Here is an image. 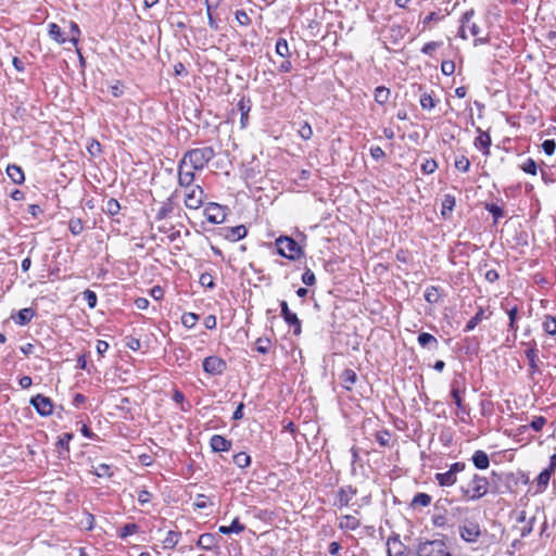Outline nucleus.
Returning a JSON list of instances; mask_svg holds the SVG:
<instances>
[{
	"mask_svg": "<svg viewBox=\"0 0 556 556\" xmlns=\"http://www.w3.org/2000/svg\"><path fill=\"white\" fill-rule=\"evenodd\" d=\"M215 152L212 147L188 150L181 157L184 165L191 164L193 169L202 170L213 160Z\"/></svg>",
	"mask_w": 556,
	"mask_h": 556,
	"instance_id": "obj_1",
	"label": "nucleus"
},
{
	"mask_svg": "<svg viewBox=\"0 0 556 556\" xmlns=\"http://www.w3.org/2000/svg\"><path fill=\"white\" fill-rule=\"evenodd\" d=\"M488 479L479 475H475L468 484L462 488L463 495L469 501L481 498L488 493Z\"/></svg>",
	"mask_w": 556,
	"mask_h": 556,
	"instance_id": "obj_2",
	"label": "nucleus"
},
{
	"mask_svg": "<svg viewBox=\"0 0 556 556\" xmlns=\"http://www.w3.org/2000/svg\"><path fill=\"white\" fill-rule=\"evenodd\" d=\"M446 544L443 540H419L416 545L417 556H443Z\"/></svg>",
	"mask_w": 556,
	"mask_h": 556,
	"instance_id": "obj_3",
	"label": "nucleus"
},
{
	"mask_svg": "<svg viewBox=\"0 0 556 556\" xmlns=\"http://www.w3.org/2000/svg\"><path fill=\"white\" fill-rule=\"evenodd\" d=\"M185 190V205L189 210H198L204 202V190L200 185H193L191 187H184Z\"/></svg>",
	"mask_w": 556,
	"mask_h": 556,
	"instance_id": "obj_4",
	"label": "nucleus"
},
{
	"mask_svg": "<svg viewBox=\"0 0 556 556\" xmlns=\"http://www.w3.org/2000/svg\"><path fill=\"white\" fill-rule=\"evenodd\" d=\"M278 253L289 260H295L301 255V248L289 237H280L276 240Z\"/></svg>",
	"mask_w": 556,
	"mask_h": 556,
	"instance_id": "obj_5",
	"label": "nucleus"
},
{
	"mask_svg": "<svg viewBox=\"0 0 556 556\" xmlns=\"http://www.w3.org/2000/svg\"><path fill=\"white\" fill-rule=\"evenodd\" d=\"M473 15H475L473 10H469L463 14V16L460 18V26L458 29V36L460 38L467 39V34H466L467 29L470 31V34L473 37H478V35L480 34L479 26L476 23L471 22Z\"/></svg>",
	"mask_w": 556,
	"mask_h": 556,
	"instance_id": "obj_6",
	"label": "nucleus"
},
{
	"mask_svg": "<svg viewBox=\"0 0 556 556\" xmlns=\"http://www.w3.org/2000/svg\"><path fill=\"white\" fill-rule=\"evenodd\" d=\"M203 369L210 375H222L226 369V363L218 356H208L203 361Z\"/></svg>",
	"mask_w": 556,
	"mask_h": 556,
	"instance_id": "obj_7",
	"label": "nucleus"
},
{
	"mask_svg": "<svg viewBox=\"0 0 556 556\" xmlns=\"http://www.w3.org/2000/svg\"><path fill=\"white\" fill-rule=\"evenodd\" d=\"M204 215L207 222L212 224H222L226 218V213L222 205L217 203H210L204 208Z\"/></svg>",
	"mask_w": 556,
	"mask_h": 556,
	"instance_id": "obj_8",
	"label": "nucleus"
},
{
	"mask_svg": "<svg viewBox=\"0 0 556 556\" xmlns=\"http://www.w3.org/2000/svg\"><path fill=\"white\" fill-rule=\"evenodd\" d=\"M387 553L388 556H408V549L406 545H404L399 535H394L388 539L387 542Z\"/></svg>",
	"mask_w": 556,
	"mask_h": 556,
	"instance_id": "obj_9",
	"label": "nucleus"
},
{
	"mask_svg": "<svg viewBox=\"0 0 556 556\" xmlns=\"http://www.w3.org/2000/svg\"><path fill=\"white\" fill-rule=\"evenodd\" d=\"M31 405L41 416H49L52 414V403L49 397L37 394L30 400Z\"/></svg>",
	"mask_w": 556,
	"mask_h": 556,
	"instance_id": "obj_10",
	"label": "nucleus"
},
{
	"mask_svg": "<svg viewBox=\"0 0 556 556\" xmlns=\"http://www.w3.org/2000/svg\"><path fill=\"white\" fill-rule=\"evenodd\" d=\"M280 307H281V316L283 317L285 321L289 326L294 327V333L299 334L301 332V321L298 318L296 314L292 313L289 309L288 303L286 301H281Z\"/></svg>",
	"mask_w": 556,
	"mask_h": 556,
	"instance_id": "obj_11",
	"label": "nucleus"
},
{
	"mask_svg": "<svg viewBox=\"0 0 556 556\" xmlns=\"http://www.w3.org/2000/svg\"><path fill=\"white\" fill-rule=\"evenodd\" d=\"M186 165H184L182 160L180 159L177 166V180L178 186L180 188L191 187L195 181V173H185L182 169Z\"/></svg>",
	"mask_w": 556,
	"mask_h": 556,
	"instance_id": "obj_12",
	"label": "nucleus"
},
{
	"mask_svg": "<svg viewBox=\"0 0 556 556\" xmlns=\"http://www.w3.org/2000/svg\"><path fill=\"white\" fill-rule=\"evenodd\" d=\"M460 377L453 380L451 384V396L454 400L458 409H463V400L462 394L465 392L466 388L463 382H460Z\"/></svg>",
	"mask_w": 556,
	"mask_h": 556,
	"instance_id": "obj_13",
	"label": "nucleus"
},
{
	"mask_svg": "<svg viewBox=\"0 0 556 556\" xmlns=\"http://www.w3.org/2000/svg\"><path fill=\"white\" fill-rule=\"evenodd\" d=\"M248 233L245 226L239 225L236 227H228L224 229L225 239L236 242L240 239H243Z\"/></svg>",
	"mask_w": 556,
	"mask_h": 556,
	"instance_id": "obj_14",
	"label": "nucleus"
},
{
	"mask_svg": "<svg viewBox=\"0 0 556 556\" xmlns=\"http://www.w3.org/2000/svg\"><path fill=\"white\" fill-rule=\"evenodd\" d=\"M210 446L214 452H227L231 448V441L223 435L214 434L210 440Z\"/></svg>",
	"mask_w": 556,
	"mask_h": 556,
	"instance_id": "obj_15",
	"label": "nucleus"
},
{
	"mask_svg": "<svg viewBox=\"0 0 556 556\" xmlns=\"http://www.w3.org/2000/svg\"><path fill=\"white\" fill-rule=\"evenodd\" d=\"M355 495H356V490L353 489L351 485L341 488L338 491V496H337L338 505L340 507L348 506Z\"/></svg>",
	"mask_w": 556,
	"mask_h": 556,
	"instance_id": "obj_16",
	"label": "nucleus"
},
{
	"mask_svg": "<svg viewBox=\"0 0 556 556\" xmlns=\"http://www.w3.org/2000/svg\"><path fill=\"white\" fill-rule=\"evenodd\" d=\"M480 535L478 525H468L460 528V536L467 542H476Z\"/></svg>",
	"mask_w": 556,
	"mask_h": 556,
	"instance_id": "obj_17",
	"label": "nucleus"
},
{
	"mask_svg": "<svg viewBox=\"0 0 556 556\" xmlns=\"http://www.w3.org/2000/svg\"><path fill=\"white\" fill-rule=\"evenodd\" d=\"M72 439H73L72 433H63L62 435L59 437V440L56 442V446L59 448L58 450L59 457H61V458L67 457V454L70 451L68 444Z\"/></svg>",
	"mask_w": 556,
	"mask_h": 556,
	"instance_id": "obj_18",
	"label": "nucleus"
},
{
	"mask_svg": "<svg viewBox=\"0 0 556 556\" xmlns=\"http://www.w3.org/2000/svg\"><path fill=\"white\" fill-rule=\"evenodd\" d=\"M417 341L420 346L428 348L429 350H437L439 345L437 338L428 332H421Z\"/></svg>",
	"mask_w": 556,
	"mask_h": 556,
	"instance_id": "obj_19",
	"label": "nucleus"
},
{
	"mask_svg": "<svg viewBox=\"0 0 556 556\" xmlns=\"http://www.w3.org/2000/svg\"><path fill=\"white\" fill-rule=\"evenodd\" d=\"M472 463L478 469H486L490 466V459L484 451H476L472 455Z\"/></svg>",
	"mask_w": 556,
	"mask_h": 556,
	"instance_id": "obj_20",
	"label": "nucleus"
},
{
	"mask_svg": "<svg viewBox=\"0 0 556 556\" xmlns=\"http://www.w3.org/2000/svg\"><path fill=\"white\" fill-rule=\"evenodd\" d=\"M245 529L244 525L239 521V518H235L229 526H220L218 531L223 534H239Z\"/></svg>",
	"mask_w": 556,
	"mask_h": 556,
	"instance_id": "obj_21",
	"label": "nucleus"
},
{
	"mask_svg": "<svg viewBox=\"0 0 556 556\" xmlns=\"http://www.w3.org/2000/svg\"><path fill=\"white\" fill-rule=\"evenodd\" d=\"M7 174L10 177V179L16 185H21L25 180L24 172L20 166L15 164L9 165L7 167Z\"/></svg>",
	"mask_w": 556,
	"mask_h": 556,
	"instance_id": "obj_22",
	"label": "nucleus"
},
{
	"mask_svg": "<svg viewBox=\"0 0 556 556\" xmlns=\"http://www.w3.org/2000/svg\"><path fill=\"white\" fill-rule=\"evenodd\" d=\"M341 384L346 390H351L357 380V375L353 369H345L340 376Z\"/></svg>",
	"mask_w": 556,
	"mask_h": 556,
	"instance_id": "obj_23",
	"label": "nucleus"
},
{
	"mask_svg": "<svg viewBox=\"0 0 556 556\" xmlns=\"http://www.w3.org/2000/svg\"><path fill=\"white\" fill-rule=\"evenodd\" d=\"M359 520L352 515H344L340 518L339 528L345 530H355L359 527Z\"/></svg>",
	"mask_w": 556,
	"mask_h": 556,
	"instance_id": "obj_24",
	"label": "nucleus"
},
{
	"mask_svg": "<svg viewBox=\"0 0 556 556\" xmlns=\"http://www.w3.org/2000/svg\"><path fill=\"white\" fill-rule=\"evenodd\" d=\"M48 34L49 37L54 40L55 42L62 45L66 41V38L64 37L60 26L55 23H50L48 25Z\"/></svg>",
	"mask_w": 556,
	"mask_h": 556,
	"instance_id": "obj_25",
	"label": "nucleus"
},
{
	"mask_svg": "<svg viewBox=\"0 0 556 556\" xmlns=\"http://www.w3.org/2000/svg\"><path fill=\"white\" fill-rule=\"evenodd\" d=\"M435 480L441 486H451L456 483V476L450 470L445 472H439L435 475Z\"/></svg>",
	"mask_w": 556,
	"mask_h": 556,
	"instance_id": "obj_26",
	"label": "nucleus"
},
{
	"mask_svg": "<svg viewBox=\"0 0 556 556\" xmlns=\"http://www.w3.org/2000/svg\"><path fill=\"white\" fill-rule=\"evenodd\" d=\"M173 197L167 198L156 212V219L161 220L169 216L173 212Z\"/></svg>",
	"mask_w": 556,
	"mask_h": 556,
	"instance_id": "obj_27",
	"label": "nucleus"
},
{
	"mask_svg": "<svg viewBox=\"0 0 556 556\" xmlns=\"http://www.w3.org/2000/svg\"><path fill=\"white\" fill-rule=\"evenodd\" d=\"M526 357H527V359L529 362L530 368L533 371L536 370L538 369L539 356H538V350L535 348V343L529 344V348L526 351Z\"/></svg>",
	"mask_w": 556,
	"mask_h": 556,
	"instance_id": "obj_28",
	"label": "nucleus"
},
{
	"mask_svg": "<svg viewBox=\"0 0 556 556\" xmlns=\"http://www.w3.org/2000/svg\"><path fill=\"white\" fill-rule=\"evenodd\" d=\"M34 316L35 311L33 308H23L18 312L17 317L15 318V323L21 326L27 325Z\"/></svg>",
	"mask_w": 556,
	"mask_h": 556,
	"instance_id": "obj_29",
	"label": "nucleus"
},
{
	"mask_svg": "<svg viewBox=\"0 0 556 556\" xmlns=\"http://www.w3.org/2000/svg\"><path fill=\"white\" fill-rule=\"evenodd\" d=\"M475 146L478 148V149H481L483 150V153L484 154H489V148L491 146V138L489 136V134L486 132H481L475 140Z\"/></svg>",
	"mask_w": 556,
	"mask_h": 556,
	"instance_id": "obj_30",
	"label": "nucleus"
},
{
	"mask_svg": "<svg viewBox=\"0 0 556 556\" xmlns=\"http://www.w3.org/2000/svg\"><path fill=\"white\" fill-rule=\"evenodd\" d=\"M197 545L202 549L208 551L215 545V536L211 533L201 534Z\"/></svg>",
	"mask_w": 556,
	"mask_h": 556,
	"instance_id": "obj_31",
	"label": "nucleus"
},
{
	"mask_svg": "<svg viewBox=\"0 0 556 556\" xmlns=\"http://www.w3.org/2000/svg\"><path fill=\"white\" fill-rule=\"evenodd\" d=\"M180 536V532L168 531L163 540L164 548H174L178 544Z\"/></svg>",
	"mask_w": 556,
	"mask_h": 556,
	"instance_id": "obj_32",
	"label": "nucleus"
},
{
	"mask_svg": "<svg viewBox=\"0 0 556 556\" xmlns=\"http://www.w3.org/2000/svg\"><path fill=\"white\" fill-rule=\"evenodd\" d=\"M455 207V198L451 194H446L444 195L443 198V201H442V210H441V214L442 216H447L452 213V211L454 210Z\"/></svg>",
	"mask_w": 556,
	"mask_h": 556,
	"instance_id": "obj_33",
	"label": "nucleus"
},
{
	"mask_svg": "<svg viewBox=\"0 0 556 556\" xmlns=\"http://www.w3.org/2000/svg\"><path fill=\"white\" fill-rule=\"evenodd\" d=\"M484 309L482 307H479L476 315L467 323L465 327V331H471L475 329V327L484 319Z\"/></svg>",
	"mask_w": 556,
	"mask_h": 556,
	"instance_id": "obj_34",
	"label": "nucleus"
},
{
	"mask_svg": "<svg viewBox=\"0 0 556 556\" xmlns=\"http://www.w3.org/2000/svg\"><path fill=\"white\" fill-rule=\"evenodd\" d=\"M390 90L386 87H377L375 90V100L379 104H384L389 101Z\"/></svg>",
	"mask_w": 556,
	"mask_h": 556,
	"instance_id": "obj_35",
	"label": "nucleus"
},
{
	"mask_svg": "<svg viewBox=\"0 0 556 556\" xmlns=\"http://www.w3.org/2000/svg\"><path fill=\"white\" fill-rule=\"evenodd\" d=\"M233 463L239 468H247L251 464V457L245 452H240V453L233 455Z\"/></svg>",
	"mask_w": 556,
	"mask_h": 556,
	"instance_id": "obj_36",
	"label": "nucleus"
},
{
	"mask_svg": "<svg viewBox=\"0 0 556 556\" xmlns=\"http://www.w3.org/2000/svg\"><path fill=\"white\" fill-rule=\"evenodd\" d=\"M431 503V496L427 493H417L412 502L413 506L427 507Z\"/></svg>",
	"mask_w": 556,
	"mask_h": 556,
	"instance_id": "obj_37",
	"label": "nucleus"
},
{
	"mask_svg": "<svg viewBox=\"0 0 556 556\" xmlns=\"http://www.w3.org/2000/svg\"><path fill=\"white\" fill-rule=\"evenodd\" d=\"M425 299L428 303H438L440 300L439 289L435 287H429L425 291Z\"/></svg>",
	"mask_w": 556,
	"mask_h": 556,
	"instance_id": "obj_38",
	"label": "nucleus"
},
{
	"mask_svg": "<svg viewBox=\"0 0 556 556\" xmlns=\"http://www.w3.org/2000/svg\"><path fill=\"white\" fill-rule=\"evenodd\" d=\"M121 210L119 202L116 199H109L105 202L104 211L110 215H116Z\"/></svg>",
	"mask_w": 556,
	"mask_h": 556,
	"instance_id": "obj_39",
	"label": "nucleus"
},
{
	"mask_svg": "<svg viewBox=\"0 0 556 556\" xmlns=\"http://www.w3.org/2000/svg\"><path fill=\"white\" fill-rule=\"evenodd\" d=\"M543 328L548 334H556V318L553 316H546L543 321Z\"/></svg>",
	"mask_w": 556,
	"mask_h": 556,
	"instance_id": "obj_40",
	"label": "nucleus"
},
{
	"mask_svg": "<svg viewBox=\"0 0 556 556\" xmlns=\"http://www.w3.org/2000/svg\"><path fill=\"white\" fill-rule=\"evenodd\" d=\"M276 53L282 58L289 55V46L286 39L279 38L276 42Z\"/></svg>",
	"mask_w": 556,
	"mask_h": 556,
	"instance_id": "obj_41",
	"label": "nucleus"
},
{
	"mask_svg": "<svg viewBox=\"0 0 556 556\" xmlns=\"http://www.w3.org/2000/svg\"><path fill=\"white\" fill-rule=\"evenodd\" d=\"M199 317L194 313H185L181 317V323L187 328H192L195 326Z\"/></svg>",
	"mask_w": 556,
	"mask_h": 556,
	"instance_id": "obj_42",
	"label": "nucleus"
},
{
	"mask_svg": "<svg viewBox=\"0 0 556 556\" xmlns=\"http://www.w3.org/2000/svg\"><path fill=\"white\" fill-rule=\"evenodd\" d=\"M455 167H456L458 170H460V172H463V173H466V172H468V170H469V168H470V161H469L466 156H464V155L458 156V157H456V160H455Z\"/></svg>",
	"mask_w": 556,
	"mask_h": 556,
	"instance_id": "obj_43",
	"label": "nucleus"
},
{
	"mask_svg": "<svg viewBox=\"0 0 556 556\" xmlns=\"http://www.w3.org/2000/svg\"><path fill=\"white\" fill-rule=\"evenodd\" d=\"M93 472L98 477H111V467L108 464H99L93 467Z\"/></svg>",
	"mask_w": 556,
	"mask_h": 556,
	"instance_id": "obj_44",
	"label": "nucleus"
},
{
	"mask_svg": "<svg viewBox=\"0 0 556 556\" xmlns=\"http://www.w3.org/2000/svg\"><path fill=\"white\" fill-rule=\"evenodd\" d=\"M70 34H71L70 41L74 46H77L78 40H79L80 30H79L78 25L75 22L70 23Z\"/></svg>",
	"mask_w": 556,
	"mask_h": 556,
	"instance_id": "obj_45",
	"label": "nucleus"
},
{
	"mask_svg": "<svg viewBox=\"0 0 556 556\" xmlns=\"http://www.w3.org/2000/svg\"><path fill=\"white\" fill-rule=\"evenodd\" d=\"M536 163L534 160L532 159H527L523 164L521 165V169L527 173V174H531V175H535L536 174Z\"/></svg>",
	"mask_w": 556,
	"mask_h": 556,
	"instance_id": "obj_46",
	"label": "nucleus"
},
{
	"mask_svg": "<svg viewBox=\"0 0 556 556\" xmlns=\"http://www.w3.org/2000/svg\"><path fill=\"white\" fill-rule=\"evenodd\" d=\"M420 105L425 110H431L434 108L435 103H434L433 98L430 94L424 93L420 97Z\"/></svg>",
	"mask_w": 556,
	"mask_h": 556,
	"instance_id": "obj_47",
	"label": "nucleus"
},
{
	"mask_svg": "<svg viewBox=\"0 0 556 556\" xmlns=\"http://www.w3.org/2000/svg\"><path fill=\"white\" fill-rule=\"evenodd\" d=\"M270 345V341L267 338H258L255 342V348L260 353H267Z\"/></svg>",
	"mask_w": 556,
	"mask_h": 556,
	"instance_id": "obj_48",
	"label": "nucleus"
},
{
	"mask_svg": "<svg viewBox=\"0 0 556 556\" xmlns=\"http://www.w3.org/2000/svg\"><path fill=\"white\" fill-rule=\"evenodd\" d=\"M299 135L304 140L311 139L313 136V129L311 125L308 123H304L299 129Z\"/></svg>",
	"mask_w": 556,
	"mask_h": 556,
	"instance_id": "obj_49",
	"label": "nucleus"
},
{
	"mask_svg": "<svg viewBox=\"0 0 556 556\" xmlns=\"http://www.w3.org/2000/svg\"><path fill=\"white\" fill-rule=\"evenodd\" d=\"M138 531V526L136 523H126L122 529H121V534L119 536L121 538H126L128 535H131L134 533H136Z\"/></svg>",
	"mask_w": 556,
	"mask_h": 556,
	"instance_id": "obj_50",
	"label": "nucleus"
},
{
	"mask_svg": "<svg viewBox=\"0 0 556 556\" xmlns=\"http://www.w3.org/2000/svg\"><path fill=\"white\" fill-rule=\"evenodd\" d=\"M507 314H508V317H509V329L516 332L517 329H518V327L516 326L518 308L515 306V307L510 308L507 312Z\"/></svg>",
	"mask_w": 556,
	"mask_h": 556,
	"instance_id": "obj_51",
	"label": "nucleus"
},
{
	"mask_svg": "<svg viewBox=\"0 0 556 556\" xmlns=\"http://www.w3.org/2000/svg\"><path fill=\"white\" fill-rule=\"evenodd\" d=\"M542 149L547 155H553L556 150V142L553 139H546L542 143Z\"/></svg>",
	"mask_w": 556,
	"mask_h": 556,
	"instance_id": "obj_52",
	"label": "nucleus"
},
{
	"mask_svg": "<svg viewBox=\"0 0 556 556\" xmlns=\"http://www.w3.org/2000/svg\"><path fill=\"white\" fill-rule=\"evenodd\" d=\"M390 438L391 435L389 431H380L376 434V440L381 446H388Z\"/></svg>",
	"mask_w": 556,
	"mask_h": 556,
	"instance_id": "obj_53",
	"label": "nucleus"
},
{
	"mask_svg": "<svg viewBox=\"0 0 556 556\" xmlns=\"http://www.w3.org/2000/svg\"><path fill=\"white\" fill-rule=\"evenodd\" d=\"M441 46V42L438 41H430L427 42L422 49L421 52L427 55H432V53Z\"/></svg>",
	"mask_w": 556,
	"mask_h": 556,
	"instance_id": "obj_54",
	"label": "nucleus"
},
{
	"mask_svg": "<svg viewBox=\"0 0 556 556\" xmlns=\"http://www.w3.org/2000/svg\"><path fill=\"white\" fill-rule=\"evenodd\" d=\"M552 473H553L552 469H548V468L544 469V470L539 475V477H538V483H539L540 485H544V486H546V485H547V483H548V481H549V479H551Z\"/></svg>",
	"mask_w": 556,
	"mask_h": 556,
	"instance_id": "obj_55",
	"label": "nucleus"
},
{
	"mask_svg": "<svg viewBox=\"0 0 556 556\" xmlns=\"http://www.w3.org/2000/svg\"><path fill=\"white\" fill-rule=\"evenodd\" d=\"M438 165H437V162L434 160H426L422 164H421V170L425 173V174H431L433 173L435 169H437Z\"/></svg>",
	"mask_w": 556,
	"mask_h": 556,
	"instance_id": "obj_56",
	"label": "nucleus"
},
{
	"mask_svg": "<svg viewBox=\"0 0 556 556\" xmlns=\"http://www.w3.org/2000/svg\"><path fill=\"white\" fill-rule=\"evenodd\" d=\"M235 15L240 25L247 26L251 23V18L243 10H238Z\"/></svg>",
	"mask_w": 556,
	"mask_h": 556,
	"instance_id": "obj_57",
	"label": "nucleus"
},
{
	"mask_svg": "<svg viewBox=\"0 0 556 556\" xmlns=\"http://www.w3.org/2000/svg\"><path fill=\"white\" fill-rule=\"evenodd\" d=\"M302 281L306 286H313L316 281L315 274L311 269H306L302 275Z\"/></svg>",
	"mask_w": 556,
	"mask_h": 556,
	"instance_id": "obj_58",
	"label": "nucleus"
},
{
	"mask_svg": "<svg viewBox=\"0 0 556 556\" xmlns=\"http://www.w3.org/2000/svg\"><path fill=\"white\" fill-rule=\"evenodd\" d=\"M441 71L444 75L450 76L455 71V64L453 61H443L441 64Z\"/></svg>",
	"mask_w": 556,
	"mask_h": 556,
	"instance_id": "obj_59",
	"label": "nucleus"
},
{
	"mask_svg": "<svg viewBox=\"0 0 556 556\" xmlns=\"http://www.w3.org/2000/svg\"><path fill=\"white\" fill-rule=\"evenodd\" d=\"M199 282L203 287H208V288H213L214 287L213 276L211 274H208V273L202 274L200 276Z\"/></svg>",
	"mask_w": 556,
	"mask_h": 556,
	"instance_id": "obj_60",
	"label": "nucleus"
},
{
	"mask_svg": "<svg viewBox=\"0 0 556 556\" xmlns=\"http://www.w3.org/2000/svg\"><path fill=\"white\" fill-rule=\"evenodd\" d=\"M85 300L87 301V304L90 308L96 307L97 305V295L93 291L86 290L84 292Z\"/></svg>",
	"mask_w": 556,
	"mask_h": 556,
	"instance_id": "obj_61",
	"label": "nucleus"
},
{
	"mask_svg": "<svg viewBox=\"0 0 556 556\" xmlns=\"http://www.w3.org/2000/svg\"><path fill=\"white\" fill-rule=\"evenodd\" d=\"M111 93L115 98H119L124 93V85L121 81H116L110 87Z\"/></svg>",
	"mask_w": 556,
	"mask_h": 556,
	"instance_id": "obj_62",
	"label": "nucleus"
},
{
	"mask_svg": "<svg viewBox=\"0 0 556 556\" xmlns=\"http://www.w3.org/2000/svg\"><path fill=\"white\" fill-rule=\"evenodd\" d=\"M545 424H546V419H545L544 417L540 416V417H535V418L531 421L530 427H531L534 431H541Z\"/></svg>",
	"mask_w": 556,
	"mask_h": 556,
	"instance_id": "obj_63",
	"label": "nucleus"
},
{
	"mask_svg": "<svg viewBox=\"0 0 556 556\" xmlns=\"http://www.w3.org/2000/svg\"><path fill=\"white\" fill-rule=\"evenodd\" d=\"M70 230L73 235H79L83 231V224L79 219H72L70 222Z\"/></svg>",
	"mask_w": 556,
	"mask_h": 556,
	"instance_id": "obj_64",
	"label": "nucleus"
}]
</instances>
